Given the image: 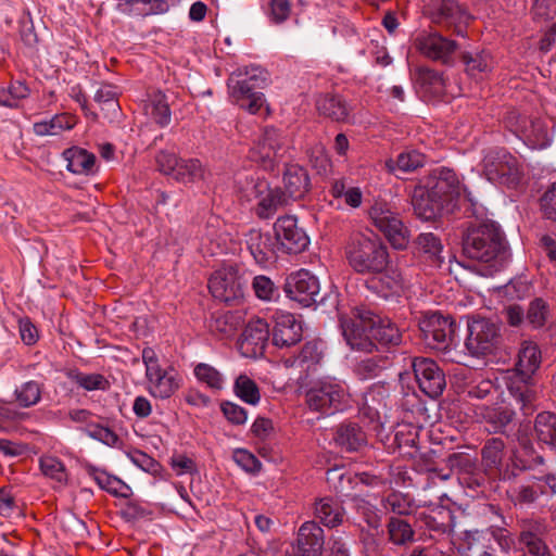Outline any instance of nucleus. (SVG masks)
<instances>
[{
  "instance_id": "nucleus-1",
  "label": "nucleus",
  "mask_w": 556,
  "mask_h": 556,
  "mask_svg": "<svg viewBox=\"0 0 556 556\" xmlns=\"http://www.w3.org/2000/svg\"><path fill=\"white\" fill-rule=\"evenodd\" d=\"M463 253L479 263L472 270L483 277L493 276L509 257L504 236L494 224L469 228L463 240Z\"/></svg>"
},
{
  "instance_id": "nucleus-2",
  "label": "nucleus",
  "mask_w": 556,
  "mask_h": 556,
  "mask_svg": "<svg viewBox=\"0 0 556 556\" xmlns=\"http://www.w3.org/2000/svg\"><path fill=\"white\" fill-rule=\"evenodd\" d=\"M341 328L351 349L366 353H371L376 348L374 340L386 345H397L402 341L395 324L369 311L357 309L353 318L341 319Z\"/></svg>"
},
{
  "instance_id": "nucleus-3",
  "label": "nucleus",
  "mask_w": 556,
  "mask_h": 556,
  "mask_svg": "<svg viewBox=\"0 0 556 556\" xmlns=\"http://www.w3.org/2000/svg\"><path fill=\"white\" fill-rule=\"evenodd\" d=\"M267 72L258 66H247L235 71L227 79L230 101L250 114L268 112L264 93L267 86Z\"/></svg>"
},
{
  "instance_id": "nucleus-4",
  "label": "nucleus",
  "mask_w": 556,
  "mask_h": 556,
  "mask_svg": "<svg viewBox=\"0 0 556 556\" xmlns=\"http://www.w3.org/2000/svg\"><path fill=\"white\" fill-rule=\"evenodd\" d=\"M349 265L358 274L382 273L390 263V255L383 241L372 232H357L345 245Z\"/></svg>"
},
{
  "instance_id": "nucleus-5",
  "label": "nucleus",
  "mask_w": 556,
  "mask_h": 556,
  "mask_svg": "<svg viewBox=\"0 0 556 556\" xmlns=\"http://www.w3.org/2000/svg\"><path fill=\"white\" fill-rule=\"evenodd\" d=\"M541 359V351L535 343L522 342L518 353L516 375L508 386V391L516 405L519 409L525 410V414L532 410L535 391L531 386V378L540 367Z\"/></svg>"
},
{
  "instance_id": "nucleus-6",
  "label": "nucleus",
  "mask_w": 556,
  "mask_h": 556,
  "mask_svg": "<svg viewBox=\"0 0 556 556\" xmlns=\"http://www.w3.org/2000/svg\"><path fill=\"white\" fill-rule=\"evenodd\" d=\"M305 402L312 410L324 415H332L350 406L351 395L343 381L326 377L311 386L306 391Z\"/></svg>"
},
{
  "instance_id": "nucleus-7",
  "label": "nucleus",
  "mask_w": 556,
  "mask_h": 556,
  "mask_svg": "<svg viewBox=\"0 0 556 556\" xmlns=\"http://www.w3.org/2000/svg\"><path fill=\"white\" fill-rule=\"evenodd\" d=\"M142 362L146 366V378L149 393L161 400L169 399L181 386V377L172 367H162L152 348L142 350Z\"/></svg>"
},
{
  "instance_id": "nucleus-8",
  "label": "nucleus",
  "mask_w": 556,
  "mask_h": 556,
  "mask_svg": "<svg viewBox=\"0 0 556 556\" xmlns=\"http://www.w3.org/2000/svg\"><path fill=\"white\" fill-rule=\"evenodd\" d=\"M369 218L393 249L404 250L407 248L410 232L400 214L389 203L375 202L369 210Z\"/></svg>"
},
{
  "instance_id": "nucleus-9",
  "label": "nucleus",
  "mask_w": 556,
  "mask_h": 556,
  "mask_svg": "<svg viewBox=\"0 0 556 556\" xmlns=\"http://www.w3.org/2000/svg\"><path fill=\"white\" fill-rule=\"evenodd\" d=\"M238 189L247 201H257V215L262 218L273 216L287 202L286 194L277 188L271 189L264 179L245 177L244 182L239 179Z\"/></svg>"
},
{
  "instance_id": "nucleus-10",
  "label": "nucleus",
  "mask_w": 556,
  "mask_h": 556,
  "mask_svg": "<svg viewBox=\"0 0 556 556\" xmlns=\"http://www.w3.org/2000/svg\"><path fill=\"white\" fill-rule=\"evenodd\" d=\"M248 279L236 264H223L210 277L212 295L223 302H237L244 295Z\"/></svg>"
},
{
  "instance_id": "nucleus-11",
  "label": "nucleus",
  "mask_w": 556,
  "mask_h": 556,
  "mask_svg": "<svg viewBox=\"0 0 556 556\" xmlns=\"http://www.w3.org/2000/svg\"><path fill=\"white\" fill-rule=\"evenodd\" d=\"M287 138L282 131L266 127L249 151V159L265 169H273L287 152Z\"/></svg>"
},
{
  "instance_id": "nucleus-12",
  "label": "nucleus",
  "mask_w": 556,
  "mask_h": 556,
  "mask_svg": "<svg viewBox=\"0 0 556 556\" xmlns=\"http://www.w3.org/2000/svg\"><path fill=\"white\" fill-rule=\"evenodd\" d=\"M483 173L493 184L516 186L520 179L518 162L507 151L492 150L483 159Z\"/></svg>"
},
{
  "instance_id": "nucleus-13",
  "label": "nucleus",
  "mask_w": 556,
  "mask_h": 556,
  "mask_svg": "<svg viewBox=\"0 0 556 556\" xmlns=\"http://www.w3.org/2000/svg\"><path fill=\"white\" fill-rule=\"evenodd\" d=\"M507 126L529 148L544 149L551 143L548 125L542 118H529L513 111L506 118Z\"/></svg>"
},
{
  "instance_id": "nucleus-14",
  "label": "nucleus",
  "mask_w": 556,
  "mask_h": 556,
  "mask_svg": "<svg viewBox=\"0 0 556 556\" xmlns=\"http://www.w3.org/2000/svg\"><path fill=\"white\" fill-rule=\"evenodd\" d=\"M501 339L500 326L485 318H475L468 324V337L465 345L473 356L493 352Z\"/></svg>"
},
{
  "instance_id": "nucleus-15",
  "label": "nucleus",
  "mask_w": 556,
  "mask_h": 556,
  "mask_svg": "<svg viewBox=\"0 0 556 556\" xmlns=\"http://www.w3.org/2000/svg\"><path fill=\"white\" fill-rule=\"evenodd\" d=\"M547 532V525L544 520H522L518 536L519 549L525 556H552L546 543Z\"/></svg>"
},
{
  "instance_id": "nucleus-16",
  "label": "nucleus",
  "mask_w": 556,
  "mask_h": 556,
  "mask_svg": "<svg viewBox=\"0 0 556 556\" xmlns=\"http://www.w3.org/2000/svg\"><path fill=\"white\" fill-rule=\"evenodd\" d=\"M424 341L432 349H442L452 340L454 325L448 316L441 313H427L419 320Z\"/></svg>"
},
{
  "instance_id": "nucleus-17",
  "label": "nucleus",
  "mask_w": 556,
  "mask_h": 556,
  "mask_svg": "<svg viewBox=\"0 0 556 556\" xmlns=\"http://www.w3.org/2000/svg\"><path fill=\"white\" fill-rule=\"evenodd\" d=\"M410 364L421 391L432 399L441 395L446 382L445 376L437 363L430 358L415 357Z\"/></svg>"
},
{
  "instance_id": "nucleus-18",
  "label": "nucleus",
  "mask_w": 556,
  "mask_h": 556,
  "mask_svg": "<svg viewBox=\"0 0 556 556\" xmlns=\"http://www.w3.org/2000/svg\"><path fill=\"white\" fill-rule=\"evenodd\" d=\"M287 295L303 306H311L317 302L320 285L316 276L307 269H300L291 274L286 281Z\"/></svg>"
},
{
  "instance_id": "nucleus-19",
  "label": "nucleus",
  "mask_w": 556,
  "mask_h": 556,
  "mask_svg": "<svg viewBox=\"0 0 556 556\" xmlns=\"http://www.w3.org/2000/svg\"><path fill=\"white\" fill-rule=\"evenodd\" d=\"M415 47L424 56L448 64L457 50L454 40L443 37L437 31L421 33L415 39Z\"/></svg>"
},
{
  "instance_id": "nucleus-20",
  "label": "nucleus",
  "mask_w": 556,
  "mask_h": 556,
  "mask_svg": "<svg viewBox=\"0 0 556 556\" xmlns=\"http://www.w3.org/2000/svg\"><path fill=\"white\" fill-rule=\"evenodd\" d=\"M428 12L434 24L453 27L458 35L469 20V14L454 0H430Z\"/></svg>"
},
{
  "instance_id": "nucleus-21",
  "label": "nucleus",
  "mask_w": 556,
  "mask_h": 556,
  "mask_svg": "<svg viewBox=\"0 0 556 556\" xmlns=\"http://www.w3.org/2000/svg\"><path fill=\"white\" fill-rule=\"evenodd\" d=\"M274 228L277 242L288 253H300L309 244L308 236L293 216L279 217Z\"/></svg>"
},
{
  "instance_id": "nucleus-22",
  "label": "nucleus",
  "mask_w": 556,
  "mask_h": 556,
  "mask_svg": "<svg viewBox=\"0 0 556 556\" xmlns=\"http://www.w3.org/2000/svg\"><path fill=\"white\" fill-rule=\"evenodd\" d=\"M269 338L268 324L261 318L250 320L239 340V349L245 357L263 355Z\"/></svg>"
},
{
  "instance_id": "nucleus-23",
  "label": "nucleus",
  "mask_w": 556,
  "mask_h": 556,
  "mask_svg": "<svg viewBox=\"0 0 556 556\" xmlns=\"http://www.w3.org/2000/svg\"><path fill=\"white\" fill-rule=\"evenodd\" d=\"M468 548L472 552H480L481 548H493L491 542L494 541L501 552L509 556L516 549V541L513 534L503 528H491L485 531L469 532L466 536Z\"/></svg>"
},
{
  "instance_id": "nucleus-24",
  "label": "nucleus",
  "mask_w": 556,
  "mask_h": 556,
  "mask_svg": "<svg viewBox=\"0 0 556 556\" xmlns=\"http://www.w3.org/2000/svg\"><path fill=\"white\" fill-rule=\"evenodd\" d=\"M429 195L442 201L443 208L464 192L469 201H473L471 193L459 184L452 169L443 168L439 172L433 184L428 188Z\"/></svg>"
},
{
  "instance_id": "nucleus-25",
  "label": "nucleus",
  "mask_w": 556,
  "mask_h": 556,
  "mask_svg": "<svg viewBox=\"0 0 556 556\" xmlns=\"http://www.w3.org/2000/svg\"><path fill=\"white\" fill-rule=\"evenodd\" d=\"M274 320L273 342L276 346L287 348L301 341L302 325L294 315L287 312H276Z\"/></svg>"
},
{
  "instance_id": "nucleus-26",
  "label": "nucleus",
  "mask_w": 556,
  "mask_h": 556,
  "mask_svg": "<svg viewBox=\"0 0 556 556\" xmlns=\"http://www.w3.org/2000/svg\"><path fill=\"white\" fill-rule=\"evenodd\" d=\"M417 92L428 101L441 100L445 96L446 81L443 75L428 67H418L414 75Z\"/></svg>"
},
{
  "instance_id": "nucleus-27",
  "label": "nucleus",
  "mask_w": 556,
  "mask_h": 556,
  "mask_svg": "<svg viewBox=\"0 0 556 556\" xmlns=\"http://www.w3.org/2000/svg\"><path fill=\"white\" fill-rule=\"evenodd\" d=\"M324 543V530L315 521H306L298 531L296 544L293 549L301 556H319Z\"/></svg>"
},
{
  "instance_id": "nucleus-28",
  "label": "nucleus",
  "mask_w": 556,
  "mask_h": 556,
  "mask_svg": "<svg viewBox=\"0 0 556 556\" xmlns=\"http://www.w3.org/2000/svg\"><path fill=\"white\" fill-rule=\"evenodd\" d=\"M511 406L513 403H509V406H478L476 408V415L481 421H484L489 426V431L498 432L513 421L515 410Z\"/></svg>"
},
{
  "instance_id": "nucleus-29",
  "label": "nucleus",
  "mask_w": 556,
  "mask_h": 556,
  "mask_svg": "<svg viewBox=\"0 0 556 556\" xmlns=\"http://www.w3.org/2000/svg\"><path fill=\"white\" fill-rule=\"evenodd\" d=\"M66 161V168L75 175H92L96 172V156L93 153L79 148L72 147L63 152Z\"/></svg>"
},
{
  "instance_id": "nucleus-30",
  "label": "nucleus",
  "mask_w": 556,
  "mask_h": 556,
  "mask_svg": "<svg viewBox=\"0 0 556 556\" xmlns=\"http://www.w3.org/2000/svg\"><path fill=\"white\" fill-rule=\"evenodd\" d=\"M283 186L289 198H303L309 187V178L306 170L296 164L288 165L283 174Z\"/></svg>"
},
{
  "instance_id": "nucleus-31",
  "label": "nucleus",
  "mask_w": 556,
  "mask_h": 556,
  "mask_svg": "<svg viewBox=\"0 0 556 556\" xmlns=\"http://www.w3.org/2000/svg\"><path fill=\"white\" fill-rule=\"evenodd\" d=\"M144 114L160 127H165L170 123L172 113L165 93L153 91L148 96L143 106Z\"/></svg>"
},
{
  "instance_id": "nucleus-32",
  "label": "nucleus",
  "mask_w": 556,
  "mask_h": 556,
  "mask_svg": "<svg viewBox=\"0 0 556 556\" xmlns=\"http://www.w3.org/2000/svg\"><path fill=\"white\" fill-rule=\"evenodd\" d=\"M318 112L337 122H348L351 108L346 101L338 94H324L316 101Z\"/></svg>"
},
{
  "instance_id": "nucleus-33",
  "label": "nucleus",
  "mask_w": 556,
  "mask_h": 556,
  "mask_svg": "<svg viewBox=\"0 0 556 556\" xmlns=\"http://www.w3.org/2000/svg\"><path fill=\"white\" fill-rule=\"evenodd\" d=\"M412 203L415 214L421 219L429 220L443 212L442 201L429 195V190L424 187L415 189Z\"/></svg>"
},
{
  "instance_id": "nucleus-34",
  "label": "nucleus",
  "mask_w": 556,
  "mask_h": 556,
  "mask_svg": "<svg viewBox=\"0 0 556 556\" xmlns=\"http://www.w3.org/2000/svg\"><path fill=\"white\" fill-rule=\"evenodd\" d=\"M334 441L346 452H355L366 444V434L355 424H343L337 428Z\"/></svg>"
},
{
  "instance_id": "nucleus-35",
  "label": "nucleus",
  "mask_w": 556,
  "mask_h": 556,
  "mask_svg": "<svg viewBox=\"0 0 556 556\" xmlns=\"http://www.w3.org/2000/svg\"><path fill=\"white\" fill-rule=\"evenodd\" d=\"M419 520L430 531L439 534H450L453 531V514L444 507H437L429 513H420Z\"/></svg>"
},
{
  "instance_id": "nucleus-36",
  "label": "nucleus",
  "mask_w": 556,
  "mask_h": 556,
  "mask_svg": "<svg viewBox=\"0 0 556 556\" xmlns=\"http://www.w3.org/2000/svg\"><path fill=\"white\" fill-rule=\"evenodd\" d=\"M463 62L467 74L473 78H483L495 65L492 54L485 50L464 53Z\"/></svg>"
},
{
  "instance_id": "nucleus-37",
  "label": "nucleus",
  "mask_w": 556,
  "mask_h": 556,
  "mask_svg": "<svg viewBox=\"0 0 556 556\" xmlns=\"http://www.w3.org/2000/svg\"><path fill=\"white\" fill-rule=\"evenodd\" d=\"M417 248L431 266L440 268L443 265V245L437 236L431 232L420 233L417 238Z\"/></svg>"
},
{
  "instance_id": "nucleus-38",
  "label": "nucleus",
  "mask_w": 556,
  "mask_h": 556,
  "mask_svg": "<svg viewBox=\"0 0 556 556\" xmlns=\"http://www.w3.org/2000/svg\"><path fill=\"white\" fill-rule=\"evenodd\" d=\"M379 275L370 281L371 288H374L381 296L389 298L393 294H397L403 289V277L397 269L389 268L382 273H372Z\"/></svg>"
},
{
  "instance_id": "nucleus-39",
  "label": "nucleus",
  "mask_w": 556,
  "mask_h": 556,
  "mask_svg": "<svg viewBox=\"0 0 556 556\" xmlns=\"http://www.w3.org/2000/svg\"><path fill=\"white\" fill-rule=\"evenodd\" d=\"M206 174L205 166L198 159H180L173 179L185 185L197 184L204 180Z\"/></svg>"
},
{
  "instance_id": "nucleus-40",
  "label": "nucleus",
  "mask_w": 556,
  "mask_h": 556,
  "mask_svg": "<svg viewBox=\"0 0 556 556\" xmlns=\"http://www.w3.org/2000/svg\"><path fill=\"white\" fill-rule=\"evenodd\" d=\"M323 355V343L317 341H309L303 345L300 354L295 359L287 358L285 363L287 367L296 365L303 370L309 371L320 363Z\"/></svg>"
},
{
  "instance_id": "nucleus-41",
  "label": "nucleus",
  "mask_w": 556,
  "mask_h": 556,
  "mask_svg": "<svg viewBox=\"0 0 556 556\" xmlns=\"http://www.w3.org/2000/svg\"><path fill=\"white\" fill-rule=\"evenodd\" d=\"M314 514L326 527H336L343 520L342 506L330 497H324L316 502Z\"/></svg>"
},
{
  "instance_id": "nucleus-42",
  "label": "nucleus",
  "mask_w": 556,
  "mask_h": 556,
  "mask_svg": "<svg viewBox=\"0 0 556 556\" xmlns=\"http://www.w3.org/2000/svg\"><path fill=\"white\" fill-rule=\"evenodd\" d=\"M76 125L75 116L71 114H58L49 121L34 124V132L38 136H56L64 130H70Z\"/></svg>"
},
{
  "instance_id": "nucleus-43",
  "label": "nucleus",
  "mask_w": 556,
  "mask_h": 556,
  "mask_svg": "<svg viewBox=\"0 0 556 556\" xmlns=\"http://www.w3.org/2000/svg\"><path fill=\"white\" fill-rule=\"evenodd\" d=\"M240 325V317L231 312L213 314L208 329L219 338H229L233 336Z\"/></svg>"
},
{
  "instance_id": "nucleus-44",
  "label": "nucleus",
  "mask_w": 556,
  "mask_h": 556,
  "mask_svg": "<svg viewBox=\"0 0 556 556\" xmlns=\"http://www.w3.org/2000/svg\"><path fill=\"white\" fill-rule=\"evenodd\" d=\"M248 248L257 264H265L274 256L270 237L257 230L250 232Z\"/></svg>"
},
{
  "instance_id": "nucleus-45",
  "label": "nucleus",
  "mask_w": 556,
  "mask_h": 556,
  "mask_svg": "<svg viewBox=\"0 0 556 556\" xmlns=\"http://www.w3.org/2000/svg\"><path fill=\"white\" fill-rule=\"evenodd\" d=\"M534 430L541 442L556 447V414L540 413L535 418Z\"/></svg>"
},
{
  "instance_id": "nucleus-46",
  "label": "nucleus",
  "mask_w": 556,
  "mask_h": 556,
  "mask_svg": "<svg viewBox=\"0 0 556 556\" xmlns=\"http://www.w3.org/2000/svg\"><path fill=\"white\" fill-rule=\"evenodd\" d=\"M42 384L29 380L22 383L14 391L15 401L23 408H28L37 405L41 400Z\"/></svg>"
},
{
  "instance_id": "nucleus-47",
  "label": "nucleus",
  "mask_w": 556,
  "mask_h": 556,
  "mask_svg": "<svg viewBox=\"0 0 556 556\" xmlns=\"http://www.w3.org/2000/svg\"><path fill=\"white\" fill-rule=\"evenodd\" d=\"M330 193L334 199H343L344 203L353 208L359 207L363 193L358 187L348 186L345 179L333 180Z\"/></svg>"
},
{
  "instance_id": "nucleus-48",
  "label": "nucleus",
  "mask_w": 556,
  "mask_h": 556,
  "mask_svg": "<svg viewBox=\"0 0 556 556\" xmlns=\"http://www.w3.org/2000/svg\"><path fill=\"white\" fill-rule=\"evenodd\" d=\"M67 378L86 391L106 390L109 381L100 374H85L79 370L67 371Z\"/></svg>"
},
{
  "instance_id": "nucleus-49",
  "label": "nucleus",
  "mask_w": 556,
  "mask_h": 556,
  "mask_svg": "<svg viewBox=\"0 0 556 556\" xmlns=\"http://www.w3.org/2000/svg\"><path fill=\"white\" fill-rule=\"evenodd\" d=\"M235 394L243 402L256 405L261 400V393L257 384L249 376L239 375L233 384Z\"/></svg>"
},
{
  "instance_id": "nucleus-50",
  "label": "nucleus",
  "mask_w": 556,
  "mask_h": 556,
  "mask_svg": "<svg viewBox=\"0 0 556 556\" xmlns=\"http://www.w3.org/2000/svg\"><path fill=\"white\" fill-rule=\"evenodd\" d=\"M197 380L213 390H220L224 387V377L215 367L206 363H199L193 368Z\"/></svg>"
},
{
  "instance_id": "nucleus-51",
  "label": "nucleus",
  "mask_w": 556,
  "mask_h": 556,
  "mask_svg": "<svg viewBox=\"0 0 556 556\" xmlns=\"http://www.w3.org/2000/svg\"><path fill=\"white\" fill-rule=\"evenodd\" d=\"M504 441L498 438L489 440L482 448V460L485 467L490 469H498L502 465L505 452Z\"/></svg>"
},
{
  "instance_id": "nucleus-52",
  "label": "nucleus",
  "mask_w": 556,
  "mask_h": 556,
  "mask_svg": "<svg viewBox=\"0 0 556 556\" xmlns=\"http://www.w3.org/2000/svg\"><path fill=\"white\" fill-rule=\"evenodd\" d=\"M425 163L424 154L417 151H408L399 154L395 161L389 160L386 165L391 172L396 169L402 172H413L421 167Z\"/></svg>"
},
{
  "instance_id": "nucleus-53",
  "label": "nucleus",
  "mask_w": 556,
  "mask_h": 556,
  "mask_svg": "<svg viewBox=\"0 0 556 556\" xmlns=\"http://www.w3.org/2000/svg\"><path fill=\"white\" fill-rule=\"evenodd\" d=\"M93 478L101 489L115 496L127 497L129 495V486L116 477H112L104 471H96Z\"/></svg>"
},
{
  "instance_id": "nucleus-54",
  "label": "nucleus",
  "mask_w": 556,
  "mask_h": 556,
  "mask_svg": "<svg viewBox=\"0 0 556 556\" xmlns=\"http://www.w3.org/2000/svg\"><path fill=\"white\" fill-rule=\"evenodd\" d=\"M41 472L59 482L65 483L67 481V472L64 464L54 456H42L39 460Z\"/></svg>"
},
{
  "instance_id": "nucleus-55",
  "label": "nucleus",
  "mask_w": 556,
  "mask_h": 556,
  "mask_svg": "<svg viewBox=\"0 0 556 556\" xmlns=\"http://www.w3.org/2000/svg\"><path fill=\"white\" fill-rule=\"evenodd\" d=\"M390 540L397 545L405 544L413 540L414 531L410 525L401 518H391L388 523Z\"/></svg>"
},
{
  "instance_id": "nucleus-56",
  "label": "nucleus",
  "mask_w": 556,
  "mask_h": 556,
  "mask_svg": "<svg viewBox=\"0 0 556 556\" xmlns=\"http://www.w3.org/2000/svg\"><path fill=\"white\" fill-rule=\"evenodd\" d=\"M548 317V306L542 299H534L528 308L526 323L532 328H540L545 325Z\"/></svg>"
},
{
  "instance_id": "nucleus-57",
  "label": "nucleus",
  "mask_w": 556,
  "mask_h": 556,
  "mask_svg": "<svg viewBox=\"0 0 556 556\" xmlns=\"http://www.w3.org/2000/svg\"><path fill=\"white\" fill-rule=\"evenodd\" d=\"M255 295L262 301H273L279 296V292L273 280L264 275L255 276L252 281Z\"/></svg>"
},
{
  "instance_id": "nucleus-58",
  "label": "nucleus",
  "mask_w": 556,
  "mask_h": 556,
  "mask_svg": "<svg viewBox=\"0 0 556 556\" xmlns=\"http://www.w3.org/2000/svg\"><path fill=\"white\" fill-rule=\"evenodd\" d=\"M388 366V359L382 356H371L361 361L356 365V372L363 379L376 377Z\"/></svg>"
},
{
  "instance_id": "nucleus-59",
  "label": "nucleus",
  "mask_w": 556,
  "mask_h": 556,
  "mask_svg": "<svg viewBox=\"0 0 556 556\" xmlns=\"http://www.w3.org/2000/svg\"><path fill=\"white\" fill-rule=\"evenodd\" d=\"M533 20L546 23L556 16V0H535L532 7Z\"/></svg>"
},
{
  "instance_id": "nucleus-60",
  "label": "nucleus",
  "mask_w": 556,
  "mask_h": 556,
  "mask_svg": "<svg viewBox=\"0 0 556 556\" xmlns=\"http://www.w3.org/2000/svg\"><path fill=\"white\" fill-rule=\"evenodd\" d=\"M233 460L239 467L250 473H258L262 469V463L257 457L243 448L233 452Z\"/></svg>"
},
{
  "instance_id": "nucleus-61",
  "label": "nucleus",
  "mask_w": 556,
  "mask_h": 556,
  "mask_svg": "<svg viewBox=\"0 0 556 556\" xmlns=\"http://www.w3.org/2000/svg\"><path fill=\"white\" fill-rule=\"evenodd\" d=\"M86 432L90 438L98 440L109 446H114L118 442L117 434L110 428L103 427L101 425H88Z\"/></svg>"
},
{
  "instance_id": "nucleus-62",
  "label": "nucleus",
  "mask_w": 556,
  "mask_h": 556,
  "mask_svg": "<svg viewBox=\"0 0 556 556\" xmlns=\"http://www.w3.org/2000/svg\"><path fill=\"white\" fill-rule=\"evenodd\" d=\"M117 94V87L110 84H102L96 91L94 100L100 104H105L108 110L116 111L118 108L116 101Z\"/></svg>"
},
{
  "instance_id": "nucleus-63",
  "label": "nucleus",
  "mask_w": 556,
  "mask_h": 556,
  "mask_svg": "<svg viewBox=\"0 0 556 556\" xmlns=\"http://www.w3.org/2000/svg\"><path fill=\"white\" fill-rule=\"evenodd\" d=\"M291 13V2L289 0H270L268 17L275 24H281L287 21Z\"/></svg>"
},
{
  "instance_id": "nucleus-64",
  "label": "nucleus",
  "mask_w": 556,
  "mask_h": 556,
  "mask_svg": "<svg viewBox=\"0 0 556 556\" xmlns=\"http://www.w3.org/2000/svg\"><path fill=\"white\" fill-rule=\"evenodd\" d=\"M220 409L225 418L233 425H243L248 420L247 410L240 405L232 402H224Z\"/></svg>"
}]
</instances>
